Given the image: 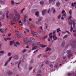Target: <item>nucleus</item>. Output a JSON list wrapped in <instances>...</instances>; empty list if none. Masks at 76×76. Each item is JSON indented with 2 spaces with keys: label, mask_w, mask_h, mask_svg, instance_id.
I'll list each match as a JSON object with an SVG mask.
<instances>
[{
  "label": "nucleus",
  "mask_w": 76,
  "mask_h": 76,
  "mask_svg": "<svg viewBox=\"0 0 76 76\" xmlns=\"http://www.w3.org/2000/svg\"><path fill=\"white\" fill-rule=\"evenodd\" d=\"M24 42L26 44H28L29 43L30 44L33 45L34 44V41H35V39L34 38L31 37V39L30 41L28 40V39L26 38H24L23 39Z\"/></svg>",
  "instance_id": "f257e3e1"
},
{
  "label": "nucleus",
  "mask_w": 76,
  "mask_h": 76,
  "mask_svg": "<svg viewBox=\"0 0 76 76\" xmlns=\"http://www.w3.org/2000/svg\"><path fill=\"white\" fill-rule=\"evenodd\" d=\"M43 19V17H41L38 19V21L37 22V24L38 25H39V24H41V21Z\"/></svg>",
  "instance_id": "f03ea898"
},
{
  "label": "nucleus",
  "mask_w": 76,
  "mask_h": 76,
  "mask_svg": "<svg viewBox=\"0 0 76 76\" xmlns=\"http://www.w3.org/2000/svg\"><path fill=\"white\" fill-rule=\"evenodd\" d=\"M72 47L73 48H75L76 47V41H72Z\"/></svg>",
  "instance_id": "7ed1b4c3"
},
{
  "label": "nucleus",
  "mask_w": 76,
  "mask_h": 76,
  "mask_svg": "<svg viewBox=\"0 0 76 76\" xmlns=\"http://www.w3.org/2000/svg\"><path fill=\"white\" fill-rule=\"evenodd\" d=\"M73 53H70V54H68V56H67V57L69 59H70V58H72V56H73Z\"/></svg>",
  "instance_id": "20e7f679"
},
{
  "label": "nucleus",
  "mask_w": 76,
  "mask_h": 76,
  "mask_svg": "<svg viewBox=\"0 0 76 76\" xmlns=\"http://www.w3.org/2000/svg\"><path fill=\"white\" fill-rule=\"evenodd\" d=\"M14 12L15 16H18V12H17V10L16 9L14 10Z\"/></svg>",
  "instance_id": "39448f33"
},
{
  "label": "nucleus",
  "mask_w": 76,
  "mask_h": 76,
  "mask_svg": "<svg viewBox=\"0 0 76 76\" xmlns=\"http://www.w3.org/2000/svg\"><path fill=\"white\" fill-rule=\"evenodd\" d=\"M75 21H76V20H74L72 22L73 28H75V25H76V23H75Z\"/></svg>",
  "instance_id": "423d86ee"
},
{
  "label": "nucleus",
  "mask_w": 76,
  "mask_h": 76,
  "mask_svg": "<svg viewBox=\"0 0 76 76\" xmlns=\"http://www.w3.org/2000/svg\"><path fill=\"white\" fill-rule=\"evenodd\" d=\"M8 74L9 76H11L13 75V72L10 71H9L8 72Z\"/></svg>",
  "instance_id": "0eeeda50"
},
{
  "label": "nucleus",
  "mask_w": 76,
  "mask_h": 76,
  "mask_svg": "<svg viewBox=\"0 0 76 76\" xmlns=\"http://www.w3.org/2000/svg\"><path fill=\"white\" fill-rule=\"evenodd\" d=\"M14 58L15 60H18V58H19V56L16 55L14 56Z\"/></svg>",
  "instance_id": "6e6552de"
},
{
  "label": "nucleus",
  "mask_w": 76,
  "mask_h": 76,
  "mask_svg": "<svg viewBox=\"0 0 76 76\" xmlns=\"http://www.w3.org/2000/svg\"><path fill=\"white\" fill-rule=\"evenodd\" d=\"M32 47L33 48L32 49V50H35V49L37 48V46L35 45H33L32 46Z\"/></svg>",
  "instance_id": "1a4fd4ad"
},
{
  "label": "nucleus",
  "mask_w": 76,
  "mask_h": 76,
  "mask_svg": "<svg viewBox=\"0 0 76 76\" xmlns=\"http://www.w3.org/2000/svg\"><path fill=\"white\" fill-rule=\"evenodd\" d=\"M40 47H42V48H43V47H47V45H42V44H40Z\"/></svg>",
  "instance_id": "9d476101"
},
{
  "label": "nucleus",
  "mask_w": 76,
  "mask_h": 76,
  "mask_svg": "<svg viewBox=\"0 0 76 76\" xmlns=\"http://www.w3.org/2000/svg\"><path fill=\"white\" fill-rule=\"evenodd\" d=\"M4 41H7V40H10V39H11V38L10 37L9 38H4Z\"/></svg>",
  "instance_id": "9b49d317"
},
{
  "label": "nucleus",
  "mask_w": 76,
  "mask_h": 76,
  "mask_svg": "<svg viewBox=\"0 0 76 76\" xmlns=\"http://www.w3.org/2000/svg\"><path fill=\"white\" fill-rule=\"evenodd\" d=\"M35 15L37 17H39V12L37 11V12H35Z\"/></svg>",
  "instance_id": "f8f14e48"
},
{
  "label": "nucleus",
  "mask_w": 76,
  "mask_h": 76,
  "mask_svg": "<svg viewBox=\"0 0 76 76\" xmlns=\"http://www.w3.org/2000/svg\"><path fill=\"white\" fill-rule=\"evenodd\" d=\"M15 41L14 40H13V41H10V45H12L13 43H15Z\"/></svg>",
  "instance_id": "ddd939ff"
},
{
  "label": "nucleus",
  "mask_w": 76,
  "mask_h": 76,
  "mask_svg": "<svg viewBox=\"0 0 76 76\" xmlns=\"http://www.w3.org/2000/svg\"><path fill=\"white\" fill-rule=\"evenodd\" d=\"M57 39V37H56V36L55 35H53V39L54 40H56Z\"/></svg>",
  "instance_id": "4468645a"
},
{
  "label": "nucleus",
  "mask_w": 76,
  "mask_h": 76,
  "mask_svg": "<svg viewBox=\"0 0 76 76\" xmlns=\"http://www.w3.org/2000/svg\"><path fill=\"white\" fill-rule=\"evenodd\" d=\"M65 45V42H64V41H63L61 44L62 47H64Z\"/></svg>",
  "instance_id": "2eb2a0df"
},
{
  "label": "nucleus",
  "mask_w": 76,
  "mask_h": 76,
  "mask_svg": "<svg viewBox=\"0 0 76 76\" xmlns=\"http://www.w3.org/2000/svg\"><path fill=\"white\" fill-rule=\"evenodd\" d=\"M51 35H53V33H51L49 34V36L50 39H52L53 38V36H52Z\"/></svg>",
  "instance_id": "dca6fc26"
},
{
  "label": "nucleus",
  "mask_w": 76,
  "mask_h": 76,
  "mask_svg": "<svg viewBox=\"0 0 76 76\" xmlns=\"http://www.w3.org/2000/svg\"><path fill=\"white\" fill-rule=\"evenodd\" d=\"M51 10L53 11V13H55V12H56V9H54V8L53 7L52 8Z\"/></svg>",
  "instance_id": "f3484780"
},
{
  "label": "nucleus",
  "mask_w": 76,
  "mask_h": 76,
  "mask_svg": "<svg viewBox=\"0 0 76 76\" xmlns=\"http://www.w3.org/2000/svg\"><path fill=\"white\" fill-rule=\"evenodd\" d=\"M66 53H67L68 54H70V53H71V50H69L67 51Z\"/></svg>",
  "instance_id": "a211bd4d"
},
{
  "label": "nucleus",
  "mask_w": 76,
  "mask_h": 76,
  "mask_svg": "<svg viewBox=\"0 0 76 76\" xmlns=\"http://www.w3.org/2000/svg\"><path fill=\"white\" fill-rule=\"evenodd\" d=\"M39 3L41 4V5H42V4H44V1H40Z\"/></svg>",
  "instance_id": "6ab92c4d"
},
{
  "label": "nucleus",
  "mask_w": 76,
  "mask_h": 76,
  "mask_svg": "<svg viewBox=\"0 0 76 76\" xmlns=\"http://www.w3.org/2000/svg\"><path fill=\"white\" fill-rule=\"evenodd\" d=\"M56 6L57 7H59L60 6V2L57 1L56 3Z\"/></svg>",
  "instance_id": "aec40b11"
},
{
  "label": "nucleus",
  "mask_w": 76,
  "mask_h": 76,
  "mask_svg": "<svg viewBox=\"0 0 76 76\" xmlns=\"http://www.w3.org/2000/svg\"><path fill=\"white\" fill-rule=\"evenodd\" d=\"M62 17H66V12H64L62 14Z\"/></svg>",
  "instance_id": "412c9836"
},
{
  "label": "nucleus",
  "mask_w": 76,
  "mask_h": 76,
  "mask_svg": "<svg viewBox=\"0 0 76 76\" xmlns=\"http://www.w3.org/2000/svg\"><path fill=\"white\" fill-rule=\"evenodd\" d=\"M16 17H14L12 19V22H16Z\"/></svg>",
  "instance_id": "4be33fe9"
},
{
  "label": "nucleus",
  "mask_w": 76,
  "mask_h": 76,
  "mask_svg": "<svg viewBox=\"0 0 76 76\" xmlns=\"http://www.w3.org/2000/svg\"><path fill=\"white\" fill-rule=\"evenodd\" d=\"M51 51V49L50 48H48L47 49L45 50V52H47V51Z\"/></svg>",
  "instance_id": "5701e85b"
},
{
  "label": "nucleus",
  "mask_w": 76,
  "mask_h": 76,
  "mask_svg": "<svg viewBox=\"0 0 76 76\" xmlns=\"http://www.w3.org/2000/svg\"><path fill=\"white\" fill-rule=\"evenodd\" d=\"M68 37V35L66 34V35H65L64 36L63 38L64 39H65V38H67Z\"/></svg>",
  "instance_id": "b1692460"
},
{
  "label": "nucleus",
  "mask_w": 76,
  "mask_h": 76,
  "mask_svg": "<svg viewBox=\"0 0 76 76\" xmlns=\"http://www.w3.org/2000/svg\"><path fill=\"white\" fill-rule=\"evenodd\" d=\"M42 14H43V15H44V14L46 13V10H44L42 11Z\"/></svg>",
  "instance_id": "393cba45"
},
{
  "label": "nucleus",
  "mask_w": 76,
  "mask_h": 76,
  "mask_svg": "<svg viewBox=\"0 0 76 76\" xmlns=\"http://www.w3.org/2000/svg\"><path fill=\"white\" fill-rule=\"evenodd\" d=\"M0 3L1 4H5V2L1 1L0 0Z\"/></svg>",
  "instance_id": "a878e982"
},
{
  "label": "nucleus",
  "mask_w": 76,
  "mask_h": 76,
  "mask_svg": "<svg viewBox=\"0 0 76 76\" xmlns=\"http://www.w3.org/2000/svg\"><path fill=\"white\" fill-rule=\"evenodd\" d=\"M32 34L33 35H37L38 34V33L36 32H32Z\"/></svg>",
  "instance_id": "bb28decb"
},
{
  "label": "nucleus",
  "mask_w": 76,
  "mask_h": 76,
  "mask_svg": "<svg viewBox=\"0 0 76 76\" xmlns=\"http://www.w3.org/2000/svg\"><path fill=\"white\" fill-rule=\"evenodd\" d=\"M26 50L25 49H23L22 50V53H25V52H26Z\"/></svg>",
  "instance_id": "cd10ccee"
},
{
  "label": "nucleus",
  "mask_w": 76,
  "mask_h": 76,
  "mask_svg": "<svg viewBox=\"0 0 76 76\" xmlns=\"http://www.w3.org/2000/svg\"><path fill=\"white\" fill-rule=\"evenodd\" d=\"M55 1V0H49V3H53Z\"/></svg>",
  "instance_id": "c85d7f7f"
},
{
  "label": "nucleus",
  "mask_w": 76,
  "mask_h": 76,
  "mask_svg": "<svg viewBox=\"0 0 76 76\" xmlns=\"http://www.w3.org/2000/svg\"><path fill=\"white\" fill-rule=\"evenodd\" d=\"M59 31H61V30H60V28H58L56 30V32H59Z\"/></svg>",
  "instance_id": "c756f323"
},
{
  "label": "nucleus",
  "mask_w": 76,
  "mask_h": 76,
  "mask_svg": "<svg viewBox=\"0 0 76 76\" xmlns=\"http://www.w3.org/2000/svg\"><path fill=\"white\" fill-rule=\"evenodd\" d=\"M7 64H8V61H6V62L5 63V64H4V66H6L7 65Z\"/></svg>",
  "instance_id": "7c9ffc66"
},
{
  "label": "nucleus",
  "mask_w": 76,
  "mask_h": 76,
  "mask_svg": "<svg viewBox=\"0 0 76 76\" xmlns=\"http://www.w3.org/2000/svg\"><path fill=\"white\" fill-rule=\"evenodd\" d=\"M73 31V34H75V35H76V29L75 30H74Z\"/></svg>",
  "instance_id": "2f4dec72"
},
{
  "label": "nucleus",
  "mask_w": 76,
  "mask_h": 76,
  "mask_svg": "<svg viewBox=\"0 0 76 76\" xmlns=\"http://www.w3.org/2000/svg\"><path fill=\"white\" fill-rule=\"evenodd\" d=\"M49 66L50 67V68H52L53 67V65L51 64H50L49 65Z\"/></svg>",
  "instance_id": "473e14b6"
},
{
  "label": "nucleus",
  "mask_w": 76,
  "mask_h": 76,
  "mask_svg": "<svg viewBox=\"0 0 76 76\" xmlns=\"http://www.w3.org/2000/svg\"><path fill=\"white\" fill-rule=\"evenodd\" d=\"M3 54H4V50H2L0 51V54H3Z\"/></svg>",
  "instance_id": "72a5a7b5"
},
{
  "label": "nucleus",
  "mask_w": 76,
  "mask_h": 76,
  "mask_svg": "<svg viewBox=\"0 0 76 76\" xmlns=\"http://www.w3.org/2000/svg\"><path fill=\"white\" fill-rule=\"evenodd\" d=\"M25 10V8H23L22 10L20 11V12H21V13H23V11Z\"/></svg>",
  "instance_id": "f704fd0d"
},
{
  "label": "nucleus",
  "mask_w": 76,
  "mask_h": 76,
  "mask_svg": "<svg viewBox=\"0 0 76 76\" xmlns=\"http://www.w3.org/2000/svg\"><path fill=\"white\" fill-rule=\"evenodd\" d=\"M32 68H33L32 66H29V70H32Z\"/></svg>",
  "instance_id": "c9c22d12"
},
{
  "label": "nucleus",
  "mask_w": 76,
  "mask_h": 76,
  "mask_svg": "<svg viewBox=\"0 0 76 76\" xmlns=\"http://www.w3.org/2000/svg\"><path fill=\"white\" fill-rule=\"evenodd\" d=\"M20 62H21V61H20L18 65V69H19L20 68V67H19V66H20Z\"/></svg>",
  "instance_id": "e433bc0d"
},
{
  "label": "nucleus",
  "mask_w": 76,
  "mask_h": 76,
  "mask_svg": "<svg viewBox=\"0 0 76 76\" xmlns=\"http://www.w3.org/2000/svg\"><path fill=\"white\" fill-rule=\"evenodd\" d=\"M15 35H18V37H20V35H18L17 33H15Z\"/></svg>",
  "instance_id": "4c0bfd02"
},
{
  "label": "nucleus",
  "mask_w": 76,
  "mask_h": 76,
  "mask_svg": "<svg viewBox=\"0 0 76 76\" xmlns=\"http://www.w3.org/2000/svg\"><path fill=\"white\" fill-rule=\"evenodd\" d=\"M45 63H46L47 64H48L49 63V61L47 60L45 61Z\"/></svg>",
  "instance_id": "58836bf2"
},
{
  "label": "nucleus",
  "mask_w": 76,
  "mask_h": 76,
  "mask_svg": "<svg viewBox=\"0 0 76 76\" xmlns=\"http://www.w3.org/2000/svg\"><path fill=\"white\" fill-rule=\"evenodd\" d=\"M58 64H56L55 66V68H57V67H58Z\"/></svg>",
  "instance_id": "ea45409f"
},
{
  "label": "nucleus",
  "mask_w": 76,
  "mask_h": 76,
  "mask_svg": "<svg viewBox=\"0 0 76 76\" xmlns=\"http://www.w3.org/2000/svg\"><path fill=\"white\" fill-rule=\"evenodd\" d=\"M69 14L70 15H72V10H70L69 11Z\"/></svg>",
  "instance_id": "a19ab883"
},
{
  "label": "nucleus",
  "mask_w": 76,
  "mask_h": 76,
  "mask_svg": "<svg viewBox=\"0 0 76 76\" xmlns=\"http://www.w3.org/2000/svg\"><path fill=\"white\" fill-rule=\"evenodd\" d=\"M16 44H17V45H20V42H16Z\"/></svg>",
  "instance_id": "79ce46f5"
},
{
  "label": "nucleus",
  "mask_w": 76,
  "mask_h": 76,
  "mask_svg": "<svg viewBox=\"0 0 76 76\" xmlns=\"http://www.w3.org/2000/svg\"><path fill=\"white\" fill-rule=\"evenodd\" d=\"M11 54H12V53H10V52H9L8 53V56H11Z\"/></svg>",
  "instance_id": "37998d69"
},
{
  "label": "nucleus",
  "mask_w": 76,
  "mask_h": 76,
  "mask_svg": "<svg viewBox=\"0 0 76 76\" xmlns=\"http://www.w3.org/2000/svg\"><path fill=\"white\" fill-rule=\"evenodd\" d=\"M70 31L72 32V31H73V27H72V26H71V28L70 30Z\"/></svg>",
  "instance_id": "c03bdc74"
},
{
  "label": "nucleus",
  "mask_w": 76,
  "mask_h": 76,
  "mask_svg": "<svg viewBox=\"0 0 76 76\" xmlns=\"http://www.w3.org/2000/svg\"><path fill=\"white\" fill-rule=\"evenodd\" d=\"M70 75H71V73L70 72H68V73L67 74V75L68 76H70Z\"/></svg>",
  "instance_id": "a18cd8bd"
},
{
  "label": "nucleus",
  "mask_w": 76,
  "mask_h": 76,
  "mask_svg": "<svg viewBox=\"0 0 76 76\" xmlns=\"http://www.w3.org/2000/svg\"><path fill=\"white\" fill-rule=\"evenodd\" d=\"M61 14H59V15L58 16V19H60V18H61Z\"/></svg>",
  "instance_id": "49530a36"
},
{
  "label": "nucleus",
  "mask_w": 76,
  "mask_h": 76,
  "mask_svg": "<svg viewBox=\"0 0 76 76\" xmlns=\"http://www.w3.org/2000/svg\"><path fill=\"white\" fill-rule=\"evenodd\" d=\"M0 31H1V33H3L4 32V31H3L2 29H0Z\"/></svg>",
  "instance_id": "de8ad7c7"
},
{
  "label": "nucleus",
  "mask_w": 76,
  "mask_h": 76,
  "mask_svg": "<svg viewBox=\"0 0 76 76\" xmlns=\"http://www.w3.org/2000/svg\"><path fill=\"white\" fill-rule=\"evenodd\" d=\"M30 63L31 64H32L34 63V62L33 61V60L32 59L31 60V61H30Z\"/></svg>",
  "instance_id": "09e8293b"
},
{
  "label": "nucleus",
  "mask_w": 76,
  "mask_h": 76,
  "mask_svg": "<svg viewBox=\"0 0 76 76\" xmlns=\"http://www.w3.org/2000/svg\"><path fill=\"white\" fill-rule=\"evenodd\" d=\"M39 28L41 29V31H42V26H40Z\"/></svg>",
  "instance_id": "8fccbe9b"
},
{
  "label": "nucleus",
  "mask_w": 76,
  "mask_h": 76,
  "mask_svg": "<svg viewBox=\"0 0 76 76\" xmlns=\"http://www.w3.org/2000/svg\"><path fill=\"white\" fill-rule=\"evenodd\" d=\"M41 54H40L39 55H38L37 56V58H40V57H41Z\"/></svg>",
  "instance_id": "3c124183"
},
{
  "label": "nucleus",
  "mask_w": 76,
  "mask_h": 76,
  "mask_svg": "<svg viewBox=\"0 0 76 76\" xmlns=\"http://www.w3.org/2000/svg\"><path fill=\"white\" fill-rule=\"evenodd\" d=\"M12 57H10L9 59L7 61H10L11 60V59H12Z\"/></svg>",
  "instance_id": "603ef678"
},
{
  "label": "nucleus",
  "mask_w": 76,
  "mask_h": 76,
  "mask_svg": "<svg viewBox=\"0 0 76 76\" xmlns=\"http://www.w3.org/2000/svg\"><path fill=\"white\" fill-rule=\"evenodd\" d=\"M37 45H40L41 44H40V42H37Z\"/></svg>",
  "instance_id": "864d4df0"
},
{
  "label": "nucleus",
  "mask_w": 76,
  "mask_h": 76,
  "mask_svg": "<svg viewBox=\"0 0 76 76\" xmlns=\"http://www.w3.org/2000/svg\"><path fill=\"white\" fill-rule=\"evenodd\" d=\"M71 5L72 7H74L75 6V4H74V3H72L71 4Z\"/></svg>",
  "instance_id": "5fc2aeb1"
},
{
  "label": "nucleus",
  "mask_w": 76,
  "mask_h": 76,
  "mask_svg": "<svg viewBox=\"0 0 76 76\" xmlns=\"http://www.w3.org/2000/svg\"><path fill=\"white\" fill-rule=\"evenodd\" d=\"M11 3L12 4H14V1H11Z\"/></svg>",
  "instance_id": "6e6d98bb"
},
{
  "label": "nucleus",
  "mask_w": 76,
  "mask_h": 76,
  "mask_svg": "<svg viewBox=\"0 0 76 76\" xmlns=\"http://www.w3.org/2000/svg\"><path fill=\"white\" fill-rule=\"evenodd\" d=\"M69 24L70 25H72V21H70L69 22Z\"/></svg>",
  "instance_id": "4d7b16f0"
},
{
  "label": "nucleus",
  "mask_w": 76,
  "mask_h": 76,
  "mask_svg": "<svg viewBox=\"0 0 76 76\" xmlns=\"http://www.w3.org/2000/svg\"><path fill=\"white\" fill-rule=\"evenodd\" d=\"M9 11H7L6 12V15H8V14H9Z\"/></svg>",
  "instance_id": "13d9d810"
},
{
  "label": "nucleus",
  "mask_w": 76,
  "mask_h": 76,
  "mask_svg": "<svg viewBox=\"0 0 76 76\" xmlns=\"http://www.w3.org/2000/svg\"><path fill=\"white\" fill-rule=\"evenodd\" d=\"M38 51V49L37 50H35L33 52V53H37V51Z\"/></svg>",
  "instance_id": "bf43d9fd"
},
{
  "label": "nucleus",
  "mask_w": 76,
  "mask_h": 76,
  "mask_svg": "<svg viewBox=\"0 0 76 76\" xmlns=\"http://www.w3.org/2000/svg\"><path fill=\"white\" fill-rule=\"evenodd\" d=\"M66 56H63V59H65V58H66Z\"/></svg>",
  "instance_id": "052dcab7"
},
{
  "label": "nucleus",
  "mask_w": 76,
  "mask_h": 76,
  "mask_svg": "<svg viewBox=\"0 0 76 76\" xmlns=\"http://www.w3.org/2000/svg\"><path fill=\"white\" fill-rule=\"evenodd\" d=\"M47 38V36H45L43 38V39H45V38Z\"/></svg>",
  "instance_id": "680f3d73"
},
{
  "label": "nucleus",
  "mask_w": 76,
  "mask_h": 76,
  "mask_svg": "<svg viewBox=\"0 0 76 76\" xmlns=\"http://www.w3.org/2000/svg\"><path fill=\"white\" fill-rule=\"evenodd\" d=\"M62 13L63 14V13H66V12H65V11L64 10H63L62 11Z\"/></svg>",
  "instance_id": "e2e57ef3"
},
{
  "label": "nucleus",
  "mask_w": 76,
  "mask_h": 76,
  "mask_svg": "<svg viewBox=\"0 0 76 76\" xmlns=\"http://www.w3.org/2000/svg\"><path fill=\"white\" fill-rule=\"evenodd\" d=\"M55 33H56V31H53V35H55Z\"/></svg>",
  "instance_id": "0e129e2a"
},
{
  "label": "nucleus",
  "mask_w": 76,
  "mask_h": 76,
  "mask_svg": "<svg viewBox=\"0 0 76 76\" xmlns=\"http://www.w3.org/2000/svg\"><path fill=\"white\" fill-rule=\"evenodd\" d=\"M14 16V15L13 14H11L10 15V16L11 17H13V16Z\"/></svg>",
  "instance_id": "69168bd1"
},
{
  "label": "nucleus",
  "mask_w": 76,
  "mask_h": 76,
  "mask_svg": "<svg viewBox=\"0 0 76 76\" xmlns=\"http://www.w3.org/2000/svg\"><path fill=\"white\" fill-rule=\"evenodd\" d=\"M35 70H36L35 69H33V73H34V72H35Z\"/></svg>",
  "instance_id": "338daca9"
},
{
  "label": "nucleus",
  "mask_w": 76,
  "mask_h": 76,
  "mask_svg": "<svg viewBox=\"0 0 76 76\" xmlns=\"http://www.w3.org/2000/svg\"><path fill=\"white\" fill-rule=\"evenodd\" d=\"M38 73H41V70H39L37 71Z\"/></svg>",
  "instance_id": "774afa93"
}]
</instances>
